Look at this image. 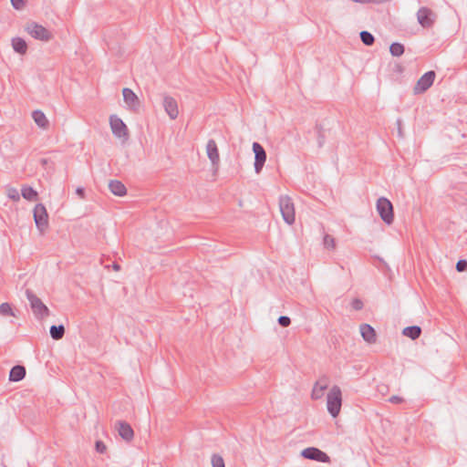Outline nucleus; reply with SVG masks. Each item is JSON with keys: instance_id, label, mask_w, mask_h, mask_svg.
<instances>
[{"instance_id": "f257e3e1", "label": "nucleus", "mask_w": 467, "mask_h": 467, "mask_svg": "<svg viewBox=\"0 0 467 467\" xmlns=\"http://www.w3.org/2000/svg\"><path fill=\"white\" fill-rule=\"evenodd\" d=\"M26 296L29 301L31 310L37 320H43L49 317V308L32 290L26 289Z\"/></svg>"}, {"instance_id": "f03ea898", "label": "nucleus", "mask_w": 467, "mask_h": 467, "mask_svg": "<svg viewBox=\"0 0 467 467\" xmlns=\"http://www.w3.org/2000/svg\"><path fill=\"white\" fill-rule=\"evenodd\" d=\"M342 405V393L338 386L331 388L327 397V408L329 414L336 418L338 416Z\"/></svg>"}, {"instance_id": "7ed1b4c3", "label": "nucleus", "mask_w": 467, "mask_h": 467, "mask_svg": "<svg viewBox=\"0 0 467 467\" xmlns=\"http://www.w3.org/2000/svg\"><path fill=\"white\" fill-rule=\"evenodd\" d=\"M376 208L381 220L388 225L394 221V210L391 202L386 197L378 199Z\"/></svg>"}, {"instance_id": "20e7f679", "label": "nucleus", "mask_w": 467, "mask_h": 467, "mask_svg": "<svg viewBox=\"0 0 467 467\" xmlns=\"http://www.w3.org/2000/svg\"><path fill=\"white\" fill-rule=\"evenodd\" d=\"M26 31L35 39L43 42H48L53 38L51 31L36 22H28L26 26Z\"/></svg>"}, {"instance_id": "39448f33", "label": "nucleus", "mask_w": 467, "mask_h": 467, "mask_svg": "<svg viewBox=\"0 0 467 467\" xmlns=\"http://www.w3.org/2000/svg\"><path fill=\"white\" fill-rule=\"evenodd\" d=\"M279 207L284 221L288 224L295 223V208L292 199L287 196L279 198Z\"/></svg>"}, {"instance_id": "423d86ee", "label": "nucleus", "mask_w": 467, "mask_h": 467, "mask_svg": "<svg viewBox=\"0 0 467 467\" xmlns=\"http://www.w3.org/2000/svg\"><path fill=\"white\" fill-rule=\"evenodd\" d=\"M36 226L41 234L48 227V214L44 204L37 203L33 211Z\"/></svg>"}, {"instance_id": "0eeeda50", "label": "nucleus", "mask_w": 467, "mask_h": 467, "mask_svg": "<svg viewBox=\"0 0 467 467\" xmlns=\"http://www.w3.org/2000/svg\"><path fill=\"white\" fill-rule=\"evenodd\" d=\"M300 455L305 459L318 462H331L330 457L325 451L317 447H307L301 451Z\"/></svg>"}, {"instance_id": "6e6552de", "label": "nucleus", "mask_w": 467, "mask_h": 467, "mask_svg": "<svg viewBox=\"0 0 467 467\" xmlns=\"http://www.w3.org/2000/svg\"><path fill=\"white\" fill-rule=\"evenodd\" d=\"M109 125H110L112 133L115 137L119 138V139L128 140V138H129L128 128L120 118H119L116 115H111L109 117Z\"/></svg>"}, {"instance_id": "1a4fd4ad", "label": "nucleus", "mask_w": 467, "mask_h": 467, "mask_svg": "<svg viewBox=\"0 0 467 467\" xmlns=\"http://www.w3.org/2000/svg\"><path fill=\"white\" fill-rule=\"evenodd\" d=\"M436 74L433 70L424 73L413 88L414 94H421L427 91L433 84Z\"/></svg>"}, {"instance_id": "9d476101", "label": "nucleus", "mask_w": 467, "mask_h": 467, "mask_svg": "<svg viewBox=\"0 0 467 467\" xmlns=\"http://www.w3.org/2000/svg\"><path fill=\"white\" fill-rule=\"evenodd\" d=\"M252 148L254 153V171L258 174L262 171L266 161V152L264 147L256 141L253 143Z\"/></svg>"}, {"instance_id": "9b49d317", "label": "nucleus", "mask_w": 467, "mask_h": 467, "mask_svg": "<svg viewBox=\"0 0 467 467\" xmlns=\"http://www.w3.org/2000/svg\"><path fill=\"white\" fill-rule=\"evenodd\" d=\"M417 18L422 27L429 28L434 24L436 15L428 7H420L417 12Z\"/></svg>"}, {"instance_id": "f8f14e48", "label": "nucleus", "mask_w": 467, "mask_h": 467, "mask_svg": "<svg viewBox=\"0 0 467 467\" xmlns=\"http://www.w3.org/2000/svg\"><path fill=\"white\" fill-rule=\"evenodd\" d=\"M122 95L128 108L132 111H137L140 104L137 95L129 88L122 89Z\"/></svg>"}, {"instance_id": "ddd939ff", "label": "nucleus", "mask_w": 467, "mask_h": 467, "mask_svg": "<svg viewBox=\"0 0 467 467\" xmlns=\"http://www.w3.org/2000/svg\"><path fill=\"white\" fill-rule=\"evenodd\" d=\"M206 153L213 167H218L220 162V155L217 144L214 140L211 139L206 144Z\"/></svg>"}, {"instance_id": "4468645a", "label": "nucleus", "mask_w": 467, "mask_h": 467, "mask_svg": "<svg viewBox=\"0 0 467 467\" xmlns=\"http://www.w3.org/2000/svg\"><path fill=\"white\" fill-rule=\"evenodd\" d=\"M115 430L118 431L119 435L126 441L132 440L134 434L133 430L131 426L126 421L118 420L115 423Z\"/></svg>"}, {"instance_id": "2eb2a0df", "label": "nucleus", "mask_w": 467, "mask_h": 467, "mask_svg": "<svg viewBox=\"0 0 467 467\" xmlns=\"http://www.w3.org/2000/svg\"><path fill=\"white\" fill-rule=\"evenodd\" d=\"M162 104L168 116L171 119H175L179 115L177 101L170 96H165Z\"/></svg>"}, {"instance_id": "dca6fc26", "label": "nucleus", "mask_w": 467, "mask_h": 467, "mask_svg": "<svg viewBox=\"0 0 467 467\" xmlns=\"http://www.w3.org/2000/svg\"><path fill=\"white\" fill-rule=\"evenodd\" d=\"M360 334L365 341L369 344L375 343L377 340V334L375 329L368 324L360 325Z\"/></svg>"}, {"instance_id": "f3484780", "label": "nucleus", "mask_w": 467, "mask_h": 467, "mask_svg": "<svg viewBox=\"0 0 467 467\" xmlns=\"http://www.w3.org/2000/svg\"><path fill=\"white\" fill-rule=\"evenodd\" d=\"M32 118L35 123L43 130H47L49 127V121L47 119L43 111L36 109L32 112Z\"/></svg>"}, {"instance_id": "a211bd4d", "label": "nucleus", "mask_w": 467, "mask_h": 467, "mask_svg": "<svg viewBox=\"0 0 467 467\" xmlns=\"http://www.w3.org/2000/svg\"><path fill=\"white\" fill-rule=\"evenodd\" d=\"M26 377V368L22 365L14 366L9 372V380L18 382Z\"/></svg>"}, {"instance_id": "6ab92c4d", "label": "nucleus", "mask_w": 467, "mask_h": 467, "mask_svg": "<svg viewBox=\"0 0 467 467\" xmlns=\"http://www.w3.org/2000/svg\"><path fill=\"white\" fill-rule=\"evenodd\" d=\"M110 192L117 196H124L127 193L126 186L118 180H111L109 183Z\"/></svg>"}, {"instance_id": "aec40b11", "label": "nucleus", "mask_w": 467, "mask_h": 467, "mask_svg": "<svg viewBox=\"0 0 467 467\" xmlns=\"http://www.w3.org/2000/svg\"><path fill=\"white\" fill-rule=\"evenodd\" d=\"M12 47L14 50L20 55H24L27 51V44L21 37H14L12 39Z\"/></svg>"}, {"instance_id": "412c9836", "label": "nucleus", "mask_w": 467, "mask_h": 467, "mask_svg": "<svg viewBox=\"0 0 467 467\" xmlns=\"http://www.w3.org/2000/svg\"><path fill=\"white\" fill-rule=\"evenodd\" d=\"M402 335L415 340L420 337L421 328L419 326H410L402 330Z\"/></svg>"}, {"instance_id": "4be33fe9", "label": "nucleus", "mask_w": 467, "mask_h": 467, "mask_svg": "<svg viewBox=\"0 0 467 467\" xmlns=\"http://www.w3.org/2000/svg\"><path fill=\"white\" fill-rule=\"evenodd\" d=\"M21 195L24 199L28 201H36L37 200V192L32 187L25 185L21 189Z\"/></svg>"}, {"instance_id": "5701e85b", "label": "nucleus", "mask_w": 467, "mask_h": 467, "mask_svg": "<svg viewBox=\"0 0 467 467\" xmlns=\"http://www.w3.org/2000/svg\"><path fill=\"white\" fill-rule=\"evenodd\" d=\"M65 335V327L63 325L58 326H51L50 327V336L54 340H59L63 338Z\"/></svg>"}, {"instance_id": "b1692460", "label": "nucleus", "mask_w": 467, "mask_h": 467, "mask_svg": "<svg viewBox=\"0 0 467 467\" xmlns=\"http://www.w3.org/2000/svg\"><path fill=\"white\" fill-rule=\"evenodd\" d=\"M404 51V46L399 42H393L389 46V52L393 57H400L403 55Z\"/></svg>"}, {"instance_id": "393cba45", "label": "nucleus", "mask_w": 467, "mask_h": 467, "mask_svg": "<svg viewBox=\"0 0 467 467\" xmlns=\"http://www.w3.org/2000/svg\"><path fill=\"white\" fill-rule=\"evenodd\" d=\"M360 39L362 41V43L365 45V46H372L374 41H375V37L374 36L369 33L368 31H361L360 34Z\"/></svg>"}, {"instance_id": "a878e982", "label": "nucleus", "mask_w": 467, "mask_h": 467, "mask_svg": "<svg viewBox=\"0 0 467 467\" xmlns=\"http://www.w3.org/2000/svg\"><path fill=\"white\" fill-rule=\"evenodd\" d=\"M0 315L4 317H16L9 303H2L0 305Z\"/></svg>"}, {"instance_id": "bb28decb", "label": "nucleus", "mask_w": 467, "mask_h": 467, "mask_svg": "<svg viewBox=\"0 0 467 467\" xmlns=\"http://www.w3.org/2000/svg\"><path fill=\"white\" fill-rule=\"evenodd\" d=\"M320 382H316L312 389L311 397L313 400H319L323 397L325 387L319 388Z\"/></svg>"}, {"instance_id": "cd10ccee", "label": "nucleus", "mask_w": 467, "mask_h": 467, "mask_svg": "<svg viewBox=\"0 0 467 467\" xmlns=\"http://www.w3.org/2000/svg\"><path fill=\"white\" fill-rule=\"evenodd\" d=\"M323 244L324 246L327 249H334L335 248V239L329 234H325L323 238Z\"/></svg>"}, {"instance_id": "c85d7f7f", "label": "nucleus", "mask_w": 467, "mask_h": 467, "mask_svg": "<svg viewBox=\"0 0 467 467\" xmlns=\"http://www.w3.org/2000/svg\"><path fill=\"white\" fill-rule=\"evenodd\" d=\"M212 465L213 467H225L224 461L219 454H213L212 456Z\"/></svg>"}, {"instance_id": "c756f323", "label": "nucleus", "mask_w": 467, "mask_h": 467, "mask_svg": "<svg viewBox=\"0 0 467 467\" xmlns=\"http://www.w3.org/2000/svg\"><path fill=\"white\" fill-rule=\"evenodd\" d=\"M278 324L283 327H287L291 324V319L287 316H281L277 319Z\"/></svg>"}, {"instance_id": "7c9ffc66", "label": "nucleus", "mask_w": 467, "mask_h": 467, "mask_svg": "<svg viewBox=\"0 0 467 467\" xmlns=\"http://www.w3.org/2000/svg\"><path fill=\"white\" fill-rule=\"evenodd\" d=\"M456 270L460 273L467 271V260L460 259L456 264Z\"/></svg>"}, {"instance_id": "2f4dec72", "label": "nucleus", "mask_w": 467, "mask_h": 467, "mask_svg": "<svg viewBox=\"0 0 467 467\" xmlns=\"http://www.w3.org/2000/svg\"><path fill=\"white\" fill-rule=\"evenodd\" d=\"M363 302L358 299V298H355L353 299V301L351 302V306L355 309V310H361L363 308Z\"/></svg>"}, {"instance_id": "473e14b6", "label": "nucleus", "mask_w": 467, "mask_h": 467, "mask_svg": "<svg viewBox=\"0 0 467 467\" xmlns=\"http://www.w3.org/2000/svg\"><path fill=\"white\" fill-rule=\"evenodd\" d=\"M95 446H96L97 451L99 452V453H104L106 451V450H107V447H106L105 443L103 441H96Z\"/></svg>"}, {"instance_id": "72a5a7b5", "label": "nucleus", "mask_w": 467, "mask_h": 467, "mask_svg": "<svg viewBox=\"0 0 467 467\" xmlns=\"http://www.w3.org/2000/svg\"><path fill=\"white\" fill-rule=\"evenodd\" d=\"M317 382H320L318 387L319 388L325 387V390H326L327 389V387H328L329 379H328V378L327 376H323Z\"/></svg>"}, {"instance_id": "f704fd0d", "label": "nucleus", "mask_w": 467, "mask_h": 467, "mask_svg": "<svg viewBox=\"0 0 467 467\" xmlns=\"http://www.w3.org/2000/svg\"><path fill=\"white\" fill-rule=\"evenodd\" d=\"M389 401L393 404H398L402 403L404 401V399L400 396L393 395L389 399Z\"/></svg>"}, {"instance_id": "c9c22d12", "label": "nucleus", "mask_w": 467, "mask_h": 467, "mask_svg": "<svg viewBox=\"0 0 467 467\" xmlns=\"http://www.w3.org/2000/svg\"><path fill=\"white\" fill-rule=\"evenodd\" d=\"M396 125L398 130V136L400 138H403L402 120L400 119H398L396 121Z\"/></svg>"}, {"instance_id": "e433bc0d", "label": "nucleus", "mask_w": 467, "mask_h": 467, "mask_svg": "<svg viewBox=\"0 0 467 467\" xmlns=\"http://www.w3.org/2000/svg\"><path fill=\"white\" fill-rule=\"evenodd\" d=\"M14 8L19 10L24 6V0H11Z\"/></svg>"}, {"instance_id": "4c0bfd02", "label": "nucleus", "mask_w": 467, "mask_h": 467, "mask_svg": "<svg viewBox=\"0 0 467 467\" xmlns=\"http://www.w3.org/2000/svg\"><path fill=\"white\" fill-rule=\"evenodd\" d=\"M318 129V136H317V143H318V147H322L324 142H325V137L324 135L322 134L320 129L318 127H317Z\"/></svg>"}, {"instance_id": "58836bf2", "label": "nucleus", "mask_w": 467, "mask_h": 467, "mask_svg": "<svg viewBox=\"0 0 467 467\" xmlns=\"http://www.w3.org/2000/svg\"><path fill=\"white\" fill-rule=\"evenodd\" d=\"M76 193L81 198L85 199V189L82 187H78L76 189Z\"/></svg>"}, {"instance_id": "ea45409f", "label": "nucleus", "mask_w": 467, "mask_h": 467, "mask_svg": "<svg viewBox=\"0 0 467 467\" xmlns=\"http://www.w3.org/2000/svg\"><path fill=\"white\" fill-rule=\"evenodd\" d=\"M112 268L115 270V271H119L120 269V265L118 264V263H113L112 265Z\"/></svg>"}, {"instance_id": "a19ab883", "label": "nucleus", "mask_w": 467, "mask_h": 467, "mask_svg": "<svg viewBox=\"0 0 467 467\" xmlns=\"http://www.w3.org/2000/svg\"><path fill=\"white\" fill-rule=\"evenodd\" d=\"M9 197L14 199V200H18L19 199V197H18L16 192V194H14V193L9 194Z\"/></svg>"}, {"instance_id": "79ce46f5", "label": "nucleus", "mask_w": 467, "mask_h": 467, "mask_svg": "<svg viewBox=\"0 0 467 467\" xmlns=\"http://www.w3.org/2000/svg\"><path fill=\"white\" fill-rule=\"evenodd\" d=\"M9 197L14 199V200H18L19 199V197H18L16 192V194H14V193L9 194Z\"/></svg>"}, {"instance_id": "37998d69", "label": "nucleus", "mask_w": 467, "mask_h": 467, "mask_svg": "<svg viewBox=\"0 0 467 467\" xmlns=\"http://www.w3.org/2000/svg\"><path fill=\"white\" fill-rule=\"evenodd\" d=\"M42 162H43V164H46V163L47 162V160H45V159H43V160H42Z\"/></svg>"}]
</instances>
